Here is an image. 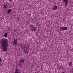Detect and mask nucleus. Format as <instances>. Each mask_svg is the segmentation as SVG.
<instances>
[{
	"label": "nucleus",
	"instance_id": "f257e3e1",
	"mask_svg": "<svg viewBox=\"0 0 73 73\" xmlns=\"http://www.w3.org/2000/svg\"><path fill=\"white\" fill-rule=\"evenodd\" d=\"M1 45L2 51L3 52H6L7 50V48L8 46L7 39L5 38L2 39L1 42Z\"/></svg>",
	"mask_w": 73,
	"mask_h": 73
},
{
	"label": "nucleus",
	"instance_id": "f03ea898",
	"mask_svg": "<svg viewBox=\"0 0 73 73\" xmlns=\"http://www.w3.org/2000/svg\"><path fill=\"white\" fill-rule=\"evenodd\" d=\"M30 28L32 32H36V27H35L33 25H30Z\"/></svg>",
	"mask_w": 73,
	"mask_h": 73
},
{
	"label": "nucleus",
	"instance_id": "7ed1b4c3",
	"mask_svg": "<svg viewBox=\"0 0 73 73\" xmlns=\"http://www.w3.org/2000/svg\"><path fill=\"white\" fill-rule=\"evenodd\" d=\"M63 2H64V4L66 6L68 5V0H63Z\"/></svg>",
	"mask_w": 73,
	"mask_h": 73
},
{
	"label": "nucleus",
	"instance_id": "20e7f679",
	"mask_svg": "<svg viewBox=\"0 0 73 73\" xmlns=\"http://www.w3.org/2000/svg\"><path fill=\"white\" fill-rule=\"evenodd\" d=\"M15 73H20V72H19V68H17L16 69Z\"/></svg>",
	"mask_w": 73,
	"mask_h": 73
},
{
	"label": "nucleus",
	"instance_id": "39448f33",
	"mask_svg": "<svg viewBox=\"0 0 73 73\" xmlns=\"http://www.w3.org/2000/svg\"><path fill=\"white\" fill-rule=\"evenodd\" d=\"M13 41L14 43H13V44H15V45H16V44H17V39H14Z\"/></svg>",
	"mask_w": 73,
	"mask_h": 73
},
{
	"label": "nucleus",
	"instance_id": "423d86ee",
	"mask_svg": "<svg viewBox=\"0 0 73 73\" xmlns=\"http://www.w3.org/2000/svg\"><path fill=\"white\" fill-rule=\"evenodd\" d=\"M24 62V58H21V60H20V62L21 64L22 63H23Z\"/></svg>",
	"mask_w": 73,
	"mask_h": 73
},
{
	"label": "nucleus",
	"instance_id": "0eeeda50",
	"mask_svg": "<svg viewBox=\"0 0 73 73\" xmlns=\"http://www.w3.org/2000/svg\"><path fill=\"white\" fill-rule=\"evenodd\" d=\"M53 10H56L57 9V6L56 5H55L54 7Z\"/></svg>",
	"mask_w": 73,
	"mask_h": 73
},
{
	"label": "nucleus",
	"instance_id": "6e6552de",
	"mask_svg": "<svg viewBox=\"0 0 73 73\" xmlns=\"http://www.w3.org/2000/svg\"><path fill=\"white\" fill-rule=\"evenodd\" d=\"M12 11V9H9V10L8 11L7 13L8 14H9L11 12V11Z\"/></svg>",
	"mask_w": 73,
	"mask_h": 73
},
{
	"label": "nucleus",
	"instance_id": "1a4fd4ad",
	"mask_svg": "<svg viewBox=\"0 0 73 73\" xmlns=\"http://www.w3.org/2000/svg\"><path fill=\"white\" fill-rule=\"evenodd\" d=\"M63 31H66L67 30V27H63Z\"/></svg>",
	"mask_w": 73,
	"mask_h": 73
},
{
	"label": "nucleus",
	"instance_id": "9d476101",
	"mask_svg": "<svg viewBox=\"0 0 73 73\" xmlns=\"http://www.w3.org/2000/svg\"><path fill=\"white\" fill-rule=\"evenodd\" d=\"M61 31H64L63 29V26L61 27H60L59 29Z\"/></svg>",
	"mask_w": 73,
	"mask_h": 73
},
{
	"label": "nucleus",
	"instance_id": "9b49d317",
	"mask_svg": "<svg viewBox=\"0 0 73 73\" xmlns=\"http://www.w3.org/2000/svg\"><path fill=\"white\" fill-rule=\"evenodd\" d=\"M26 45V44H25V46H23V49H24V50H25V49H26H26H27V47H26L25 46V45Z\"/></svg>",
	"mask_w": 73,
	"mask_h": 73
},
{
	"label": "nucleus",
	"instance_id": "f8f14e48",
	"mask_svg": "<svg viewBox=\"0 0 73 73\" xmlns=\"http://www.w3.org/2000/svg\"><path fill=\"white\" fill-rule=\"evenodd\" d=\"M3 7H4V8H7V5L5 4V3H4V4L3 5Z\"/></svg>",
	"mask_w": 73,
	"mask_h": 73
},
{
	"label": "nucleus",
	"instance_id": "ddd939ff",
	"mask_svg": "<svg viewBox=\"0 0 73 73\" xmlns=\"http://www.w3.org/2000/svg\"><path fill=\"white\" fill-rule=\"evenodd\" d=\"M8 35H7V33H5L4 35V36L5 37V38H6V37H7V36Z\"/></svg>",
	"mask_w": 73,
	"mask_h": 73
},
{
	"label": "nucleus",
	"instance_id": "4468645a",
	"mask_svg": "<svg viewBox=\"0 0 73 73\" xmlns=\"http://www.w3.org/2000/svg\"><path fill=\"white\" fill-rule=\"evenodd\" d=\"M72 64V62H69V66H71Z\"/></svg>",
	"mask_w": 73,
	"mask_h": 73
},
{
	"label": "nucleus",
	"instance_id": "2eb2a0df",
	"mask_svg": "<svg viewBox=\"0 0 73 73\" xmlns=\"http://www.w3.org/2000/svg\"><path fill=\"white\" fill-rule=\"evenodd\" d=\"M71 73H73V68H72L71 69Z\"/></svg>",
	"mask_w": 73,
	"mask_h": 73
},
{
	"label": "nucleus",
	"instance_id": "dca6fc26",
	"mask_svg": "<svg viewBox=\"0 0 73 73\" xmlns=\"http://www.w3.org/2000/svg\"><path fill=\"white\" fill-rule=\"evenodd\" d=\"M62 69V67L61 66H60V67H59V70H60V69Z\"/></svg>",
	"mask_w": 73,
	"mask_h": 73
},
{
	"label": "nucleus",
	"instance_id": "f3484780",
	"mask_svg": "<svg viewBox=\"0 0 73 73\" xmlns=\"http://www.w3.org/2000/svg\"><path fill=\"white\" fill-rule=\"evenodd\" d=\"M24 53L25 54H27V52L26 51H25V52H24Z\"/></svg>",
	"mask_w": 73,
	"mask_h": 73
},
{
	"label": "nucleus",
	"instance_id": "a211bd4d",
	"mask_svg": "<svg viewBox=\"0 0 73 73\" xmlns=\"http://www.w3.org/2000/svg\"><path fill=\"white\" fill-rule=\"evenodd\" d=\"M1 62V59L0 58V62Z\"/></svg>",
	"mask_w": 73,
	"mask_h": 73
},
{
	"label": "nucleus",
	"instance_id": "6ab92c4d",
	"mask_svg": "<svg viewBox=\"0 0 73 73\" xmlns=\"http://www.w3.org/2000/svg\"><path fill=\"white\" fill-rule=\"evenodd\" d=\"M62 73H65L64 72H62Z\"/></svg>",
	"mask_w": 73,
	"mask_h": 73
},
{
	"label": "nucleus",
	"instance_id": "aec40b11",
	"mask_svg": "<svg viewBox=\"0 0 73 73\" xmlns=\"http://www.w3.org/2000/svg\"><path fill=\"white\" fill-rule=\"evenodd\" d=\"M9 1H11V0H9Z\"/></svg>",
	"mask_w": 73,
	"mask_h": 73
}]
</instances>
